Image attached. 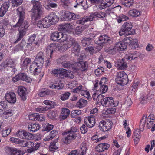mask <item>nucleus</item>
Here are the masks:
<instances>
[{"label":"nucleus","instance_id":"nucleus-54","mask_svg":"<svg viewBox=\"0 0 155 155\" xmlns=\"http://www.w3.org/2000/svg\"><path fill=\"white\" fill-rule=\"evenodd\" d=\"M48 108L47 107L40 106L35 109V110L38 112L43 113L47 111Z\"/></svg>","mask_w":155,"mask_h":155},{"label":"nucleus","instance_id":"nucleus-6","mask_svg":"<svg viewBox=\"0 0 155 155\" xmlns=\"http://www.w3.org/2000/svg\"><path fill=\"white\" fill-rule=\"evenodd\" d=\"M50 37L52 41L60 42L66 41L68 38V36L66 34L58 31L51 33Z\"/></svg>","mask_w":155,"mask_h":155},{"label":"nucleus","instance_id":"nucleus-47","mask_svg":"<svg viewBox=\"0 0 155 155\" xmlns=\"http://www.w3.org/2000/svg\"><path fill=\"white\" fill-rule=\"evenodd\" d=\"M129 46L133 49H134L138 48L139 44H138V41L137 40V39H133Z\"/></svg>","mask_w":155,"mask_h":155},{"label":"nucleus","instance_id":"nucleus-39","mask_svg":"<svg viewBox=\"0 0 155 155\" xmlns=\"http://www.w3.org/2000/svg\"><path fill=\"white\" fill-rule=\"evenodd\" d=\"M56 48V46L53 44H51L47 47L46 50V52L48 54H50V57L51 58L53 54V52L55 51Z\"/></svg>","mask_w":155,"mask_h":155},{"label":"nucleus","instance_id":"nucleus-40","mask_svg":"<svg viewBox=\"0 0 155 155\" xmlns=\"http://www.w3.org/2000/svg\"><path fill=\"white\" fill-rule=\"evenodd\" d=\"M87 104V101L83 98H80L77 102L76 107L79 108H82L86 106Z\"/></svg>","mask_w":155,"mask_h":155},{"label":"nucleus","instance_id":"nucleus-59","mask_svg":"<svg viewBox=\"0 0 155 155\" xmlns=\"http://www.w3.org/2000/svg\"><path fill=\"white\" fill-rule=\"evenodd\" d=\"M43 103L45 105H49L51 108H53L56 105L54 102L48 100H44Z\"/></svg>","mask_w":155,"mask_h":155},{"label":"nucleus","instance_id":"nucleus-24","mask_svg":"<svg viewBox=\"0 0 155 155\" xmlns=\"http://www.w3.org/2000/svg\"><path fill=\"white\" fill-rule=\"evenodd\" d=\"M10 6V4L8 2H4L0 8V17H3L8 11Z\"/></svg>","mask_w":155,"mask_h":155},{"label":"nucleus","instance_id":"nucleus-21","mask_svg":"<svg viewBox=\"0 0 155 155\" xmlns=\"http://www.w3.org/2000/svg\"><path fill=\"white\" fill-rule=\"evenodd\" d=\"M27 91L26 88L23 86H19L18 87V94L23 101L27 99Z\"/></svg>","mask_w":155,"mask_h":155},{"label":"nucleus","instance_id":"nucleus-45","mask_svg":"<svg viewBox=\"0 0 155 155\" xmlns=\"http://www.w3.org/2000/svg\"><path fill=\"white\" fill-rule=\"evenodd\" d=\"M26 45V42L25 41L22 40L21 42L17 45L15 48V51H19L22 50L24 47Z\"/></svg>","mask_w":155,"mask_h":155},{"label":"nucleus","instance_id":"nucleus-57","mask_svg":"<svg viewBox=\"0 0 155 155\" xmlns=\"http://www.w3.org/2000/svg\"><path fill=\"white\" fill-rule=\"evenodd\" d=\"M76 41L73 38H70V39L67 40L66 43L65 44L68 46L69 48H70L72 46H73Z\"/></svg>","mask_w":155,"mask_h":155},{"label":"nucleus","instance_id":"nucleus-55","mask_svg":"<svg viewBox=\"0 0 155 155\" xmlns=\"http://www.w3.org/2000/svg\"><path fill=\"white\" fill-rule=\"evenodd\" d=\"M116 111V110L114 108H109L105 110L104 114L106 115L112 114H114Z\"/></svg>","mask_w":155,"mask_h":155},{"label":"nucleus","instance_id":"nucleus-17","mask_svg":"<svg viewBox=\"0 0 155 155\" xmlns=\"http://www.w3.org/2000/svg\"><path fill=\"white\" fill-rule=\"evenodd\" d=\"M83 59H78L77 61L78 69L81 71H85L88 69L87 63L84 61H82Z\"/></svg>","mask_w":155,"mask_h":155},{"label":"nucleus","instance_id":"nucleus-58","mask_svg":"<svg viewBox=\"0 0 155 155\" xmlns=\"http://www.w3.org/2000/svg\"><path fill=\"white\" fill-rule=\"evenodd\" d=\"M133 135L134 137L138 140H139L141 137L140 132L139 130H134Z\"/></svg>","mask_w":155,"mask_h":155},{"label":"nucleus","instance_id":"nucleus-41","mask_svg":"<svg viewBox=\"0 0 155 155\" xmlns=\"http://www.w3.org/2000/svg\"><path fill=\"white\" fill-rule=\"evenodd\" d=\"M58 135V132L56 130H53L50 133L49 136L45 139L46 141H49Z\"/></svg>","mask_w":155,"mask_h":155},{"label":"nucleus","instance_id":"nucleus-53","mask_svg":"<svg viewBox=\"0 0 155 155\" xmlns=\"http://www.w3.org/2000/svg\"><path fill=\"white\" fill-rule=\"evenodd\" d=\"M60 68H58L56 69H52L51 71L49 70L50 73L54 76L55 77L58 78L59 75V72Z\"/></svg>","mask_w":155,"mask_h":155},{"label":"nucleus","instance_id":"nucleus-25","mask_svg":"<svg viewBox=\"0 0 155 155\" xmlns=\"http://www.w3.org/2000/svg\"><path fill=\"white\" fill-rule=\"evenodd\" d=\"M139 55V52L136 51L132 50L128 51V54L125 56V58L127 60L130 61L137 58Z\"/></svg>","mask_w":155,"mask_h":155},{"label":"nucleus","instance_id":"nucleus-7","mask_svg":"<svg viewBox=\"0 0 155 155\" xmlns=\"http://www.w3.org/2000/svg\"><path fill=\"white\" fill-rule=\"evenodd\" d=\"M115 80L118 84L121 86L127 84L128 82L127 75L124 71L119 72L117 73Z\"/></svg>","mask_w":155,"mask_h":155},{"label":"nucleus","instance_id":"nucleus-60","mask_svg":"<svg viewBox=\"0 0 155 155\" xmlns=\"http://www.w3.org/2000/svg\"><path fill=\"white\" fill-rule=\"evenodd\" d=\"M104 71V69L103 67H101L95 70V74L97 76H99L103 74Z\"/></svg>","mask_w":155,"mask_h":155},{"label":"nucleus","instance_id":"nucleus-2","mask_svg":"<svg viewBox=\"0 0 155 155\" xmlns=\"http://www.w3.org/2000/svg\"><path fill=\"white\" fill-rule=\"evenodd\" d=\"M95 41L96 44L100 45V47L99 46H88L85 49L86 51L89 52L91 54L98 52L100 50L101 47L104 45V44H110L112 42L111 38L106 35L100 36L98 38L96 39Z\"/></svg>","mask_w":155,"mask_h":155},{"label":"nucleus","instance_id":"nucleus-31","mask_svg":"<svg viewBox=\"0 0 155 155\" xmlns=\"http://www.w3.org/2000/svg\"><path fill=\"white\" fill-rule=\"evenodd\" d=\"M70 112L69 109L66 108H63L59 117L60 120H62L66 119L70 114Z\"/></svg>","mask_w":155,"mask_h":155},{"label":"nucleus","instance_id":"nucleus-29","mask_svg":"<svg viewBox=\"0 0 155 155\" xmlns=\"http://www.w3.org/2000/svg\"><path fill=\"white\" fill-rule=\"evenodd\" d=\"M47 18L45 17L41 20H40L37 24V26L41 28H45L49 27L50 24L47 20Z\"/></svg>","mask_w":155,"mask_h":155},{"label":"nucleus","instance_id":"nucleus-11","mask_svg":"<svg viewBox=\"0 0 155 155\" xmlns=\"http://www.w3.org/2000/svg\"><path fill=\"white\" fill-rule=\"evenodd\" d=\"M72 46L73 47L71 49L72 52L75 55L77 56L78 59H83L84 58L85 56L84 54H81L80 52V46L76 41Z\"/></svg>","mask_w":155,"mask_h":155},{"label":"nucleus","instance_id":"nucleus-61","mask_svg":"<svg viewBox=\"0 0 155 155\" xmlns=\"http://www.w3.org/2000/svg\"><path fill=\"white\" fill-rule=\"evenodd\" d=\"M11 132V130L10 128H8L5 130H2V136L3 137H6Z\"/></svg>","mask_w":155,"mask_h":155},{"label":"nucleus","instance_id":"nucleus-27","mask_svg":"<svg viewBox=\"0 0 155 155\" xmlns=\"http://www.w3.org/2000/svg\"><path fill=\"white\" fill-rule=\"evenodd\" d=\"M119 51H123L121 47L118 45L117 43H116L114 47H110L107 49V52L109 54H114L116 52Z\"/></svg>","mask_w":155,"mask_h":155},{"label":"nucleus","instance_id":"nucleus-4","mask_svg":"<svg viewBox=\"0 0 155 155\" xmlns=\"http://www.w3.org/2000/svg\"><path fill=\"white\" fill-rule=\"evenodd\" d=\"M79 130L77 127L72 126L68 130L65 131L67 136L63 140L64 143L69 144L73 140H74L78 136V132Z\"/></svg>","mask_w":155,"mask_h":155},{"label":"nucleus","instance_id":"nucleus-52","mask_svg":"<svg viewBox=\"0 0 155 155\" xmlns=\"http://www.w3.org/2000/svg\"><path fill=\"white\" fill-rule=\"evenodd\" d=\"M49 92L48 90L46 89H43L41 90L39 93L38 95L41 97H44L47 95L49 94Z\"/></svg>","mask_w":155,"mask_h":155},{"label":"nucleus","instance_id":"nucleus-15","mask_svg":"<svg viewBox=\"0 0 155 155\" xmlns=\"http://www.w3.org/2000/svg\"><path fill=\"white\" fill-rule=\"evenodd\" d=\"M45 18H47V20L50 25L56 24L59 21V18L54 12L50 13Z\"/></svg>","mask_w":155,"mask_h":155},{"label":"nucleus","instance_id":"nucleus-42","mask_svg":"<svg viewBox=\"0 0 155 155\" xmlns=\"http://www.w3.org/2000/svg\"><path fill=\"white\" fill-rule=\"evenodd\" d=\"M68 59V55H64L61 56L57 60V63L58 64L61 65L66 60H67Z\"/></svg>","mask_w":155,"mask_h":155},{"label":"nucleus","instance_id":"nucleus-48","mask_svg":"<svg viewBox=\"0 0 155 155\" xmlns=\"http://www.w3.org/2000/svg\"><path fill=\"white\" fill-rule=\"evenodd\" d=\"M67 70L60 68L58 78H64L65 77L66 78L67 76Z\"/></svg>","mask_w":155,"mask_h":155},{"label":"nucleus","instance_id":"nucleus-64","mask_svg":"<svg viewBox=\"0 0 155 155\" xmlns=\"http://www.w3.org/2000/svg\"><path fill=\"white\" fill-rule=\"evenodd\" d=\"M56 87V89L60 90L62 89L64 86V84L61 81H58V83H55Z\"/></svg>","mask_w":155,"mask_h":155},{"label":"nucleus","instance_id":"nucleus-23","mask_svg":"<svg viewBox=\"0 0 155 155\" xmlns=\"http://www.w3.org/2000/svg\"><path fill=\"white\" fill-rule=\"evenodd\" d=\"M110 145L107 143H102L97 145L95 148V150L98 152H101L108 149Z\"/></svg>","mask_w":155,"mask_h":155},{"label":"nucleus","instance_id":"nucleus-5","mask_svg":"<svg viewBox=\"0 0 155 155\" xmlns=\"http://www.w3.org/2000/svg\"><path fill=\"white\" fill-rule=\"evenodd\" d=\"M154 115L150 114L147 118L146 115H144L140 122V128L141 130H143L146 123V127L148 129L151 127L152 125L155 122Z\"/></svg>","mask_w":155,"mask_h":155},{"label":"nucleus","instance_id":"nucleus-9","mask_svg":"<svg viewBox=\"0 0 155 155\" xmlns=\"http://www.w3.org/2000/svg\"><path fill=\"white\" fill-rule=\"evenodd\" d=\"M112 124L113 123L111 120L107 119L101 121L99 123V127L101 130L106 132L111 129Z\"/></svg>","mask_w":155,"mask_h":155},{"label":"nucleus","instance_id":"nucleus-33","mask_svg":"<svg viewBox=\"0 0 155 155\" xmlns=\"http://www.w3.org/2000/svg\"><path fill=\"white\" fill-rule=\"evenodd\" d=\"M7 150L8 152L10 155H23L24 154L23 151L15 148L8 147Z\"/></svg>","mask_w":155,"mask_h":155},{"label":"nucleus","instance_id":"nucleus-19","mask_svg":"<svg viewBox=\"0 0 155 155\" xmlns=\"http://www.w3.org/2000/svg\"><path fill=\"white\" fill-rule=\"evenodd\" d=\"M17 136L22 139H30L31 138L32 134L25 130H21L16 133Z\"/></svg>","mask_w":155,"mask_h":155},{"label":"nucleus","instance_id":"nucleus-50","mask_svg":"<svg viewBox=\"0 0 155 155\" xmlns=\"http://www.w3.org/2000/svg\"><path fill=\"white\" fill-rule=\"evenodd\" d=\"M123 4L127 7H130L134 3V0H122Z\"/></svg>","mask_w":155,"mask_h":155},{"label":"nucleus","instance_id":"nucleus-13","mask_svg":"<svg viewBox=\"0 0 155 155\" xmlns=\"http://www.w3.org/2000/svg\"><path fill=\"white\" fill-rule=\"evenodd\" d=\"M1 66L4 68V69L7 71L10 70L11 68L13 71L15 70V63L12 59H7L3 63H2Z\"/></svg>","mask_w":155,"mask_h":155},{"label":"nucleus","instance_id":"nucleus-30","mask_svg":"<svg viewBox=\"0 0 155 155\" xmlns=\"http://www.w3.org/2000/svg\"><path fill=\"white\" fill-rule=\"evenodd\" d=\"M128 15L132 17H137L140 16L141 12L139 10L133 8L127 12Z\"/></svg>","mask_w":155,"mask_h":155},{"label":"nucleus","instance_id":"nucleus-44","mask_svg":"<svg viewBox=\"0 0 155 155\" xmlns=\"http://www.w3.org/2000/svg\"><path fill=\"white\" fill-rule=\"evenodd\" d=\"M118 65L119 68L121 70H124L126 69L127 67V65L126 63L124 62V60L122 59L121 60H120L118 61Z\"/></svg>","mask_w":155,"mask_h":155},{"label":"nucleus","instance_id":"nucleus-14","mask_svg":"<svg viewBox=\"0 0 155 155\" xmlns=\"http://www.w3.org/2000/svg\"><path fill=\"white\" fill-rule=\"evenodd\" d=\"M87 150V145L85 144H83L78 151L77 150H72L69 153L68 155H85Z\"/></svg>","mask_w":155,"mask_h":155},{"label":"nucleus","instance_id":"nucleus-63","mask_svg":"<svg viewBox=\"0 0 155 155\" xmlns=\"http://www.w3.org/2000/svg\"><path fill=\"white\" fill-rule=\"evenodd\" d=\"M54 127L53 125L47 123L46 124V126L44 127V130L47 132H49L53 129Z\"/></svg>","mask_w":155,"mask_h":155},{"label":"nucleus","instance_id":"nucleus-12","mask_svg":"<svg viewBox=\"0 0 155 155\" xmlns=\"http://www.w3.org/2000/svg\"><path fill=\"white\" fill-rule=\"evenodd\" d=\"M62 17L64 21H69L72 20L79 19L80 16L79 15L75 14L69 11H66L64 12Z\"/></svg>","mask_w":155,"mask_h":155},{"label":"nucleus","instance_id":"nucleus-16","mask_svg":"<svg viewBox=\"0 0 155 155\" xmlns=\"http://www.w3.org/2000/svg\"><path fill=\"white\" fill-rule=\"evenodd\" d=\"M133 39L130 37H127L124 38L122 41L117 42L118 45L121 47L122 50L123 51L126 49L127 48V45L130 44Z\"/></svg>","mask_w":155,"mask_h":155},{"label":"nucleus","instance_id":"nucleus-62","mask_svg":"<svg viewBox=\"0 0 155 155\" xmlns=\"http://www.w3.org/2000/svg\"><path fill=\"white\" fill-rule=\"evenodd\" d=\"M100 86L99 90L101 93H104L107 92L108 88L106 85H100Z\"/></svg>","mask_w":155,"mask_h":155},{"label":"nucleus","instance_id":"nucleus-22","mask_svg":"<svg viewBox=\"0 0 155 155\" xmlns=\"http://www.w3.org/2000/svg\"><path fill=\"white\" fill-rule=\"evenodd\" d=\"M84 123L89 128L92 127L95 124V122L94 116H90L86 118L84 120Z\"/></svg>","mask_w":155,"mask_h":155},{"label":"nucleus","instance_id":"nucleus-3","mask_svg":"<svg viewBox=\"0 0 155 155\" xmlns=\"http://www.w3.org/2000/svg\"><path fill=\"white\" fill-rule=\"evenodd\" d=\"M33 4L32 8L31 10V18L36 21L39 18L42 13V5L38 1L32 0L31 1Z\"/></svg>","mask_w":155,"mask_h":155},{"label":"nucleus","instance_id":"nucleus-32","mask_svg":"<svg viewBox=\"0 0 155 155\" xmlns=\"http://www.w3.org/2000/svg\"><path fill=\"white\" fill-rule=\"evenodd\" d=\"M106 15V13L101 11L95 12L91 14L90 15V17L92 18V21L93 19L95 18H97L101 19H103Z\"/></svg>","mask_w":155,"mask_h":155},{"label":"nucleus","instance_id":"nucleus-35","mask_svg":"<svg viewBox=\"0 0 155 155\" xmlns=\"http://www.w3.org/2000/svg\"><path fill=\"white\" fill-rule=\"evenodd\" d=\"M92 21V18L90 17V15L81 18L77 21L76 23L77 24L84 25L88 21Z\"/></svg>","mask_w":155,"mask_h":155},{"label":"nucleus","instance_id":"nucleus-49","mask_svg":"<svg viewBox=\"0 0 155 155\" xmlns=\"http://www.w3.org/2000/svg\"><path fill=\"white\" fill-rule=\"evenodd\" d=\"M91 41L87 38V37H84L81 41L82 45L83 46H89L91 43Z\"/></svg>","mask_w":155,"mask_h":155},{"label":"nucleus","instance_id":"nucleus-34","mask_svg":"<svg viewBox=\"0 0 155 155\" xmlns=\"http://www.w3.org/2000/svg\"><path fill=\"white\" fill-rule=\"evenodd\" d=\"M87 2V0H76L75 2V4L76 5H74V7L76 8L78 5H81L84 9H86L88 7Z\"/></svg>","mask_w":155,"mask_h":155},{"label":"nucleus","instance_id":"nucleus-43","mask_svg":"<svg viewBox=\"0 0 155 155\" xmlns=\"http://www.w3.org/2000/svg\"><path fill=\"white\" fill-rule=\"evenodd\" d=\"M129 18L124 14H120L117 17L116 19L118 23H120L122 21H127L129 19Z\"/></svg>","mask_w":155,"mask_h":155},{"label":"nucleus","instance_id":"nucleus-28","mask_svg":"<svg viewBox=\"0 0 155 155\" xmlns=\"http://www.w3.org/2000/svg\"><path fill=\"white\" fill-rule=\"evenodd\" d=\"M58 138V137L56 139L53 140L50 143L49 145L50 151L54 152L59 147Z\"/></svg>","mask_w":155,"mask_h":155},{"label":"nucleus","instance_id":"nucleus-36","mask_svg":"<svg viewBox=\"0 0 155 155\" xmlns=\"http://www.w3.org/2000/svg\"><path fill=\"white\" fill-rule=\"evenodd\" d=\"M103 1L104 2L101 3L99 8L101 9H104L107 7L110 6L114 2V0H108L107 1Z\"/></svg>","mask_w":155,"mask_h":155},{"label":"nucleus","instance_id":"nucleus-8","mask_svg":"<svg viewBox=\"0 0 155 155\" xmlns=\"http://www.w3.org/2000/svg\"><path fill=\"white\" fill-rule=\"evenodd\" d=\"M132 25L130 22H125L122 26L120 31H119V35L121 36L123 35H129L132 34L131 30Z\"/></svg>","mask_w":155,"mask_h":155},{"label":"nucleus","instance_id":"nucleus-1","mask_svg":"<svg viewBox=\"0 0 155 155\" xmlns=\"http://www.w3.org/2000/svg\"><path fill=\"white\" fill-rule=\"evenodd\" d=\"M25 9L22 6L19 7L16 10L17 15L18 17V22L16 24L13 26L12 29L15 28H18V33L17 34L18 38L15 41V44L27 34V31L29 27L28 23L24 20L25 18Z\"/></svg>","mask_w":155,"mask_h":155},{"label":"nucleus","instance_id":"nucleus-56","mask_svg":"<svg viewBox=\"0 0 155 155\" xmlns=\"http://www.w3.org/2000/svg\"><path fill=\"white\" fill-rule=\"evenodd\" d=\"M83 89L84 88L82 85H80L76 88L73 89L72 91L74 93H78L81 94Z\"/></svg>","mask_w":155,"mask_h":155},{"label":"nucleus","instance_id":"nucleus-51","mask_svg":"<svg viewBox=\"0 0 155 155\" xmlns=\"http://www.w3.org/2000/svg\"><path fill=\"white\" fill-rule=\"evenodd\" d=\"M71 93L70 92H66L60 96V98L62 101H65L69 98V97Z\"/></svg>","mask_w":155,"mask_h":155},{"label":"nucleus","instance_id":"nucleus-37","mask_svg":"<svg viewBox=\"0 0 155 155\" xmlns=\"http://www.w3.org/2000/svg\"><path fill=\"white\" fill-rule=\"evenodd\" d=\"M20 80L23 81L27 83H31L32 81V79L27 76L25 73H21L18 74Z\"/></svg>","mask_w":155,"mask_h":155},{"label":"nucleus","instance_id":"nucleus-38","mask_svg":"<svg viewBox=\"0 0 155 155\" xmlns=\"http://www.w3.org/2000/svg\"><path fill=\"white\" fill-rule=\"evenodd\" d=\"M40 126L37 123H31L28 125V130L30 131L35 132L39 130L40 128Z\"/></svg>","mask_w":155,"mask_h":155},{"label":"nucleus","instance_id":"nucleus-18","mask_svg":"<svg viewBox=\"0 0 155 155\" xmlns=\"http://www.w3.org/2000/svg\"><path fill=\"white\" fill-rule=\"evenodd\" d=\"M102 105L103 106H116L118 105L117 103H116L112 97H106L103 99L102 102Z\"/></svg>","mask_w":155,"mask_h":155},{"label":"nucleus","instance_id":"nucleus-46","mask_svg":"<svg viewBox=\"0 0 155 155\" xmlns=\"http://www.w3.org/2000/svg\"><path fill=\"white\" fill-rule=\"evenodd\" d=\"M31 62V59L28 58H26L21 64L22 68H27V66Z\"/></svg>","mask_w":155,"mask_h":155},{"label":"nucleus","instance_id":"nucleus-10","mask_svg":"<svg viewBox=\"0 0 155 155\" xmlns=\"http://www.w3.org/2000/svg\"><path fill=\"white\" fill-rule=\"evenodd\" d=\"M42 65H39L38 63L34 61L30 67V71L33 75H38L41 72Z\"/></svg>","mask_w":155,"mask_h":155},{"label":"nucleus","instance_id":"nucleus-20","mask_svg":"<svg viewBox=\"0 0 155 155\" xmlns=\"http://www.w3.org/2000/svg\"><path fill=\"white\" fill-rule=\"evenodd\" d=\"M5 99L8 102L12 103H15L16 101L15 94L13 92H7L5 96Z\"/></svg>","mask_w":155,"mask_h":155},{"label":"nucleus","instance_id":"nucleus-26","mask_svg":"<svg viewBox=\"0 0 155 155\" xmlns=\"http://www.w3.org/2000/svg\"><path fill=\"white\" fill-rule=\"evenodd\" d=\"M45 55L44 53L40 51L38 53L36 57L35 61L39 64V65H42L44 62Z\"/></svg>","mask_w":155,"mask_h":155}]
</instances>
